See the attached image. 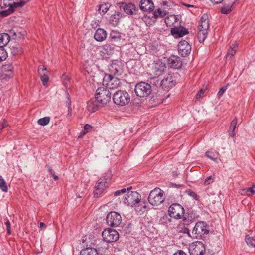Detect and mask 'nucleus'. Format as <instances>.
Returning <instances> with one entry per match:
<instances>
[{
    "label": "nucleus",
    "mask_w": 255,
    "mask_h": 255,
    "mask_svg": "<svg viewBox=\"0 0 255 255\" xmlns=\"http://www.w3.org/2000/svg\"><path fill=\"white\" fill-rule=\"evenodd\" d=\"M129 189H130V188H127V189L123 188L121 190H119V191L121 193H126L127 190H129Z\"/></svg>",
    "instance_id": "nucleus-60"
},
{
    "label": "nucleus",
    "mask_w": 255,
    "mask_h": 255,
    "mask_svg": "<svg viewBox=\"0 0 255 255\" xmlns=\"http://www.w3.org/2000/svg\"><path fill=\"white\" fill-rule=\"evenodd\" d=\"M223 94V87L220 88L219 91L218 93V96L220 98L221 96Z\"/></svg>",
    "instance_id": "nucleus-58"
},
{
    "label": "nucleus",
    "mask_w": 255,
    "mask_h": 255,
    "mask_svg": "<svg viewBox=\"0 0 255 255\" xmlns=\"http://www.w3.org/2000/svg\"><path fill=\"white\" fill-rule=\"evenodd\" d=\"M38 74L39 76L42 75L45 73H47V69L43 65L39 66L38 67Z\"/></svg>",
    "instance_id": "nucleus-45"
},
{
    "label": "nucleus",
    "mask_w": 255,
    "mask_h": 255,
    "mask_svg": "<svg viewBox=\"0 0 255 255\" xmlns=\"http://www.w3.org/2000/svg\"><path fill=\"white\" fill-rule=\"evenodd\" d=\"M134 91L137 96L145 97L151 93L152 91L151 86L146 82H141L136 84Z\"/></svg>",
    "instance_id": "nucleus-8"
},
{
    "label": "nucleus",
    "mask_w": 255,
    "mask_h": 255,
    "mask_svg": "<svg viewBox=\"0 0 255 255\" xmlns=\"http://www.w3.org/2000/svg\"><path fill=\"white\" fill-rule=\"evenodd\" d=\"M113 100L115 104L124 106L130 102V96L127 92L119 90L113 94Z\"/></svg>",
    "instance_id": "nucleus-6"
},
{
    "label": "nucleus",
    "mask_w": 255,
    "mask_h": 255,
    "mask_svg": "<svg viewBox=\"0 0 255 255\" xmlns=\"http://www.w3.org/2000/svg\"><path fill=\"white\" fill-rule=\"evenodd\" d=\"M237 124V120L236 118L234 119L230 123L229 129L228 130L229 136L231 137L234 138L236 135L235 132L236 125Z\"/></svg>",
    "instance_id": "nucleus-29"
},
{
    "label": "nucleus",
    "mask_w": 255,
    "mask_h": 255,
    "mask_svg": "<svg viewBox=\"0 0 255 255\" xmlns=\"http://www.w3.org/2000/svg\"><path fill=\"white\" fill-rule=\"evenodd\" d=\"M169 215L173 218L181 219L184 214L183 207L179 204L173 203L168 208Z\"/></svg>",
    "instance_id": "nucleus-9"
},
{
    "label": "nucleus",
    "mask_w": 255,
    "mask_h": 255,
    "mask_svg": "<svg viewBox=\"0 0 255 255\" xmlns=\"http://www.w3.org/2000/svg\"><path fill=\"white\" fill-rule=\"evenodd\" d=\"M213 181V179L212 178V176H209L208 177H207L205 181H204V184L205 185H209L210 184L211 182H212Z\"/></svg>",
    "instance_id": "nucleus-52"
},
{
    "label": "nucleus",
    "mask_w": 255,
    "mask_h": 255,
    "mask_svg": "<svg viewBox=\"0 0 255 255\" xmlns=\"http://www.w3.org/2000/svg\"><path fill=\"white\" fill-rule=\"evenodd\" d=\"M0 188L3 192L8 191L7 183L1 175H0Z\"/></svg>",
    "instance_id": "nucleus-37"
},
{
    "label": "nucleus",
    "mask_w": 255,
    "mask_h": 255,
    "mask_svg": "<svg viewBox=\"0 0 255 255\" xmlns=\"http://www.w3.org/2000/svg\"><path fill=\"white\" fill-rule=\"evenodd\" d=\"M8 56L6 51L2 47H0V62L5 60Z\"/></svg>",
    "instance_id": "nucleus-41"
},
{
    "label": "nucleus",
    "mask_w": 255,
    "mask_h": 255,
    "mask_svg": "<svg viewBox=\"0 0 255 255\" xmlns=\"http://www.w3.org/2000/svg\"><path fill=\"white\" fill-rule=\"evenodd\" d=\"M10 11L3 10L0 13V15L2 17H5L10 14Z\"/></svg>",
    "instance_id": "nucleus-53"
},
{
    "label": "nucleus",
    "mask_w": 255,
    "mask_h": 255,
    "mask_svg": "<svg viewBox=\"0 0 255 255\" xmlns=\"http://www.w3.org/2000/svg\"><path fill=\"white\" fill-rule=\"evenodd\" d=\"M167 12L165 10H162L160 8L156 9L153 13V22L155 23L158 18H163L166 15Z\"/></svg>",
    "instance_id": "nucleus-28"
},
{
    "label": "nucleus",
    "mask_w": 255,
    "mask_h": 255,
    "mask_svg": "<svg viewBox=\"0 0 255 255\" xmlns=\"http://www.w3.org/2000/svg\"><path fill=\"white\" fill-rule=\"evenodd\" d=\"M205 251L204 244L201 241L192 242L189 246L190 255H203Z\"/></svg>",
    "instance_id": "nucleus-11"
},
{
    "label": "nucleus",
    "mask_w": 255,
    "mask_h": 255,
    "mask_svg": "<svg viewBox=\"0 0 255 255\" xmlns=\"http://www.w3.org/2000/svg\"><path fill=\"white\" fill-rule=\"evenodd\" d=\"M103 52L106 53L108 55H110L114 53V47L112 44H106L102 47Z\"/></svg>",
    "instance_id": "nucleus-34"
},
{
    "label": "nucleus",
    "mask_w": 255,
    "mask_h": 255,
    "mask_svg": "<svg viewBox=\"0 0 255 255\" xmlns=\"http://www.w3.org/2000/svg\"><path fill=\"white\" fill-rule=\"evenodd\" d=\"M173 255H187V254L182 250H178Z\"/></svg>",
    "instance_id": "nucleus-54"
},
{
    "label": "nucleus",
    "mask_w": 255,
    "mask_h": 255,
    "mask_svg": "<svg viewBox=\"0 0 255 255\" xmlns=\"http://www.w3.org/2000/svg\"><path fill=\"white\" fill-rule=\"evenodd\" d=\"M177 20L176 15H170L165 17L164 22L167 27H171L177 22Z\"/></svg>",
    "instance_id": "nucleus-31"
},
{
    "label": "nucleus",
    "mask_w": 255,
    "mask_h": 255,
    "mask_svg": "<svg viewBox=\"0 0 255 255\" xmlns=\"http://www.w3.org/2000/svg\"><path fill=\"white\" fill-rule=\"evenodd\" d=\"M19 2H13L11 4V7L12 8H17L21 7L24 6V5L29 0H19Z\"/></svg>",
    "instance_id": "nucleus-38"
},
{
    "label": "nucleus",
    "mask_w": 255,
    "mask_h": 255,
    "mask_svg": "<svg viewBox=\"0 0 255 255\" xmlns=\"http://www.w3.org/2000/svg\"><path fill=\"white\" fill-rule=\"evenodd\" d=\"M188 33V30L182 26H174V27L171 29V33L175 38L182 37Z\"/></svg>",
    "instance_id": "nucleus-17"
},
{
    "label": "nucleus",
    "mask_w": 255,
    "mask_h": 255,
    "mask_svg": "<svg viewBox=\"0 0 255 255\" xmlns=\"http://www.w3.org/2000/svg\"><path fill=\"white\" fill-rule=\"evenodd\" d=\"M103 85L105 84L108 89H114L120 87L121 84L120 79L111 74H106L103 78Z\"/></svg>",
    "instance_id": "nucleus-10"
},
{
    "label": "nucleus",
    "mask_w": 255,
    "mask_h": 255,
    "mask_svg": "<svg viewBox=\"0 0 255 255\" xmlns=\"http://www.w3.org/2000/svg\"><path fill=\"white\" fill-rule=\"evenodd\" d=\"M102 106L96 99H92L87 102V110L91 113L98 110L99 107Z\"/></svg>",
    "instance_id": "nucleus-20"
},
{
    "label": "nucleus",
    "mask_w": 255,
    "mask_h": 255,
    "mask_svg": "<svg viewBox=\"0 0 255 255\" xmlns=\"http://www.w3.org/2000/svg\"><path fill=\"white\" fill-rule=\"evenodd\" d=\"M139 6L140 9L144 11H152L154 8L151 0H141Z\"/></svg>",
    "instance_id": "nucleus-18"
},
{
    "label": "nucleus",
    "mask_w": 255,
    "mask_h": 255,
    "mask_svg": "<svg viewBox=\"0 0 255 255\" xmlns=\"http://www.w3.org/2000/svg\"><path fill=\"white\" fill-rule=\"evenodd\" d=\"M107 36V32L102 28H98L94 34L95 39L98 42H102L105 40Z\"/></svg>",
    "instance_id": "nucleus-21"
},
{
    "label": "nucleus",
    "mask_w": 255,
    "mask_h": 255,
    "mask_svg": "<svg viewBox=\"0 0 255 255\" xmlns=\"http://www.w3.org/2000/svg\"><path fill=\"white\" fill-rule=\"evenodd\" d=\"M209 230L206 223L200 221L196 223L193 231L192 234L196 239H201L208 233Z\"/></svg>",
    "instance_id": "nucleus-7"
},
{
    "label": "nucleus",
    "mask_w": 255,
    "mask_h": 255,
    "mask_svg": "<svg viewBox=\"0 0 255 255\" xmlns=\"http://www.w3.org/2000/svg\"><path fill=\"white\" fill-rule=\"evenodd\" d=\"M65 105L68 108V114L67 116L69 117H71L72 116V108H71V100L70 94L68 92H65Z\"/></svg>",
    "instance_id": "nucleus-32"
},
{
    "label": "nucleus",
    "mask_w": 255,
    "mask_h": 255,
    "mask_svg": "<svg viewBox=\"0 0 255 255\" xmlns=\"http://www.w3.org/2000/svg\"><path fill=\"white\" fill-rule=\"evenodd\" d=\"M160 85L161 87L165 91H169L175 86V82L173 76L168 75L160 82Z\"/></svg>",
    "instance_id": "nucleus-15"
},
{
    "label": "nucleus",
    "mask_w": 255,
    "mask_h": 255,
    "mask_svg": "<svg viewBox=\"0 0 255 255\" xmlns=\"http://www.w3.org/2000/svg\"><path fill=\"white\" fill-rule=\"evenodd\" d=\"M237 47L238 45L236 42L230 46L226 55L227 59H231L235 54L237 52Z\"/></svg>",
    "instance_id": "nucleus-24"
},
{
    "label": "nucleus",
    "mask_w": 255,
    "mask_h": 255,
    "mask_svg": "<svg viewBox=\"0 0 255 255\" xmlns=\"http://www.w3.org/2000/svg\"><path fill=\"white\" fill-rule=\"evenodd\" d=\"M209 28V21L207 14H204L201 18L198 26V38L201 43L204 41L207 37Z\"/></svg>",
    "instance_id": "nucleus-2"
},
{
    "label": "nucleus",
    "mask_w": 255,
    "mask_h": 255,
    "mask_svg": "<svg viewBox=\"0 0 255 255\" xmlns=\"http://www.w3.org/2000/svg\"><path fill=\"white\" fill-rule=\"evenodd\" d=\"M111 174L110 172L105 173L104 175L101 177L95 185L94 196L98 197L108 187V183L110 181Z\"/></svg>",
    "instance_id": "nucleus-5"
},
{
    "label": "nucleus",
    "mask_w": 255,
    "mask_h": 255,
    "mask_svg": "<svg viewBox=\"0 0 255 255\" xmlns=\"http://www.w3.org/2000/svg\"><path fill=\"white\" fill-rule=\"evenodd\" d=\"M169 66L174 69H179L182 65V62L180 58L176 56H171L168 60Z\"/></svg>",
    "instance_id": "nucleus-19"
},
{
    "label": "nucleus",
    "mask_w": 255,
    "mask_h": 255,
    "mask_svg": "<svg viewBox=\"0 0 255 255\" xmlns=\"http://www.w3.org/2000/svg\"><path fill=\"white\" fill-rule=\"evenodd\" d=\"M12 69L13 66L11 64L4 65L2 67V70L4 72L11 71Z\"/></svg>",
    "instance_id": "nucleus-47"
},
{
    "label": "nucleus",
    "mask_w": 255,
    "mask_h": 255,
    "mask_svg": "<svg viewBox=\"0 0 255 255\" xmlns=\"http://www.w3.org/2000/svg\"><path fill=\"white\" fill-rule=\"evenodd\" d=\"M242 192L245 193L248 192H250L252 193V194H255V185H254L251 187H248L243 189Z\"/></svg>",
    "instance_id": "nucleus-44"
},
{
    "label": "nucleus",
    "mask_w": 255,
    "mask_h": 255,
    "mask_svg": "<svg viewBox=\"0 0 255 255\" xmlns=\"http://www.w3.org/2000/svg\"><path fill=\"white\" fill-rule=\"evenodd\" d=\"M170 94H167V95H166V96H165V97H164V98H163L162 99V100H165V99H166V98H168V97L170 96Z\"/></svg>",
    "instance_id": "nucleus-64"
},
{
    "label": "nucleus",
    "mask_w": 255,
    "mask_h": 255,
    "mask_svg": "<svg viewBox=\"0 0 255 255\" xmlns=\"http://www.w3.org/2000/svg\"><path fill=\"white\" fill-rule=\"evenodd\" d=\"M5 224L6 226L7 234L10 235L11 234L10 223L7 219H5Z\"/></svg>",
    "instance_id": "nucleus-49"
},
{
    "label": "nucleus",
    "mask_w": 255,
    "mask_h": 255,
    "mask_svg": "<svg viewBox=\"0 0 255 255\" xmlns=\"http://www.w3.org/2000/svg\"><path fill=\"white\" fill-rule=\"evenodd\" d=\"M50 120V118L49 117H45L39 119L37 121V123L40 125L46 126L49 124Z\"/></svg>",
    "instance_id": "nucleus-40"
},
{
    "label": "nucleus",
    "mask_w": 255,
    "mask_h": 255,
    "mask_svg": "<svg viewBox=\"0 0 255 255\" xmlns=\"http://www.w3.org/2000/svg\"><path fill=\"white\" fill-rule=\"evenodd\" d=\"M178 49L179 53L183 57H186L190 53L191 47L187 41L182 40L178 43Z\"/></svg>",
    "instance_id": "nucleus-16"
},
{
    "label": "nucleus",
    "mask_w": 255,
    "mask_h": 255,
    "mask_svg": "<svg viewBox=\"0 0 255 255\" xmlns=\"http://www.w3.org/2000/svg\"><path fill=\"white\" fill-rule=\"evenodd\" d=\"M106 220L108 225L111 227H116L121 223L122 217L119 213L112 211L107 214Z\"/></svg>",
    "instance_id": "nucleus-12"
},
{
    "label": "nucleus",
    "mask_w": 255,
    "mask_h": 255,
    "mask_svg": "<svg viewBox=\"0 0 255 255\" xmlns=\"http://www.w3.org/2000/svg\"><path fill=\"white\" fill-rule=\"evenodd\" d=\"M150 204L154 206H157L162 204L165 200L164 192L159 188H155L152 190L148 198Z\"/></svg>",
    "instance_id": "nucleus-3"
},
{
    "label": "nucleus",
    "mask_w": 255,
    "mask_h": 255,
    "mask_svg": "<svg viewBox=\"0 0 255 255\" xmlns=\"http://www.w3.org/2000/svg\"><path fill=\"white\" fill-rule=\"evenodd\" d=\"M95 98L101 105L107 104L111 101V93L104 85L99 87L96 91Z\"/></svg>",
    "instance_id": "nucleus-4"
},
{
    "label": "nucleus",
    "mask_w": 255,
    "mask_h": 255,
    "mask_svg": "<svg viewBox=\"0 0 255 255\" xmlns=\"http://www.w3.org/2000/svg\"><path fill=\"white\" fill-rule=\"evenodd\" d=\"M25 33V31L22 33L18 31H15L14 30H11L9 31L8 34L10 39H17L23 38Z\"/></svg>",
    "instance_id": "nucleus-27"
},
{
    "label": "nucleus",
    "mask_w": 255,
    "mask_h": 255,
    "mask_svg": "<svg viewBox=\"0 0 255 255\" xmlns=\"http://www.w3.org/2000/svg\"><path fill=\"white\" fill-rule=\"evenodd\" d=\"M166 65L162 62L156 63L153 66V73L156 75H160L165 70Z\"/></svg>",
    "instance_id": "nucleus-23"
},
{
    "label": "nucleus",
    "mask_w": 255,
    "mask_h": 255,
    "mask_svg": "<svg viewBox=\"0 0 255 255\" xmlns=\"http://www.w3.org/2000/svg\"><path fill=\"white\" fill-rule=\"evenodd\" d=\"M11 53L13 55L19 54L22 53V51L20 48L16 47L13 46L11 49Z\"/></svg>",
    "instance_id": "nucleus-46"
},
{
    "label": "nucleus",
    "mask_w": 255,
    "mask_h": 255,
    "mask_svg": "<svg viewBox=\"0 0 255 255\" xmlns=\"http://www.w3.org/2000/svg\"><path fill=\"white\" fill-rule=\"evenodd\" d=\"M9 41L10 38L8 33L0 34V47L3 48L4 46L7 45Z\"/></svg>",
    "instance_id": "nucleus-26"
},
{
    "label": "nucleus",
    "mask_w": 255,
    "mask_h": 255,
    "mask_svg": "<svg viewBox=\"0 0 255 255\" xmlns=\"http://www.w3.org/2000/svg\"><path fill=\"white\" fill-rule=\"evenodd\" d=\"M92 128V126L89 124H86L84 127V130L88 132Z\"/></svg>",
    "instance_id": "nucleus-55"
},
{
    "label": "nucleus",
    "mask_w": 255,
    "mask_h": 255,
    "mask_svg": "<svg viewBox=\"0 0 255 255\" xmlns=\"http://www.w3.org/2000/svg\"><path fill=\"white\" fill-rule=\"evenodd\" d=\"M111 4L109 2H103L98 6V10L101 14H105L109 10Z\"/></svg>",
    "instance_id": "nucleus-33"
},
{
    "label": "nucleus",
    "mask_w": 255,
    "mask_h": 255,
    "mask_svg": "<svg viewBox=\"0 0 255 255\" xmlns=\"http://www.w3.org/2000/svg\"><path fill=\"white\" fill-rule=\"evenodd\" d=\"M121 193H120V192L119 191V190H117L116 191V192H115L114 193V196H118L119 195H120Z\"/></svg>",
    "instance_id": "nucleus-61"
},
{
    "label": "nucleus",
    "mask_w": 255,
    "mask_h": 255,
    "mask_svg": "<svg viewBox=\"0 0 255 255\" xmlns=\"http://www.w3.org/2000/svg\"><path fill=\"white\" fill-rule=\"evenodd\" d=\"M205 156L208 158L217 162L218 154L217 152L208 151L205 153Z\"/></svg>",
    "instance_id": "nucleus-35"
},
{
    "label": "nucleus",
    "mask_w": 255,
    "mask_h": 255,
    "mask_svg": "<svg viewBox=\"0 0 255 255\" xmlns=\"http://www.w3.org/2000/svg\"><path fill=\"white\" fill-rule=\"evenodd\" d=\"M45 226V224L43 222H40V227L41 228H43Z\"/></svg>",
    "instance_id": "nucleus-63"
},
{
    "label": "nucleus",
    "mask_w": 255,
    "mask_h": 255,
    "mask_svg": "<svg viewBox=\"0 0 255 255\" xmlns=\"http://www.w3.org/2000/svg\"><path fill=\"white\" fill-rule=\"evenodd\" d=\"M124 11L128 14L133 15L137 13L138 8L132 3H126L124 6Z\"/></svg>",
    "instance_id": "nucleus-22"
},
{
    "label": "nucleus",
    "mask_w": 255,
    "mask_h": 255,
    "mask_svg": "<svg viewBox=\"0 0 255 255\" xmlns=\"http://www.w3.org/2000/svg\"><path fill=\"white\" fill-rule=\"evenodd\" d=\"M210 1L214 4H219L223 1V0H210Z\"/></svg>",
    "instance_id": "nucleus-59"
},
{
    "label": "nucleus",
    "mask_w": 255,
    "mask_h": 255,
    "mask_svg": "<svg viewBox=\"0 0 255 255\" xmlns=\"http://www.w3.org/2000/svg\"><path fill=\"white\" fill-rule=\"evenodd\" d=\"M204 93V90H203V89H201L196 94V99H199L202 98Z\"/></svg>",
    "instance_id": "nucleus-50"
},
{
    "label": "nucleus",
    "mask_w": 255,
    "mask_h": 255,
    "mask_svg": "<svg viewBox=\"0 0 255 255\" xmlns=\"http://www.w3.org/2000/svg\"><path fill=\"white\" fill-rule=\"evenodd\" d=\"M40 76L43 85L45 86L49 80V77L48 76L47 73H45Z\"/></svg>",
    "instance_id": "nucleus-43"
},
{
    "label": "nucleus",
    "mask_w": 255,
    "mask_h": 255,
    "mask_svg": "<svg viewBox=\"0 0 255 255\" xmlns=\"http://www.w3.org/2000/svg\"><path fill=\"white\" fill-rule=\"evenodd\" d=\"M121 17L122 14L119 12H116L110 16L109 22L113 26H116L119 24Z\"/></svg>",
    "instance_id": "nucleus-25"
},
{
    "label": "nucleus",
    "mask_w": 255,
    "mask_h": 255,
    "mask_svg": "<svg viewBox=\"0 0 255 255\" xmlns=\"http://www.w3.org/2000/svg\"><path fill=\"white\" fill-rule=\"evenodd\" d=\"M181 231L184 233L187 234L189 236H190V230L188 228L184 226L182 228Z\"/></svg>",
    "instance_id": "nucleus-51"
},
{
    "label": "nucleus",
    "mask_w": 255,
    "mask_h": 255,
    "mask_svg": "<svg viewBox=\"0 0 255 255\" xmlns=\"http://www.w3.org/2000/svg\"><path fill=\"white\" fill-rule=\"evenodd\" d=\"M45 167L47 169V170H48L49 173L52 175V174H53L54 172L53 170V169H52L51 167H50L49 165H46L45 166Z\"/></svg>",
    "instance_id": "nucleus-56"
},
{
    "label": "nucleus",
    "mask_w": 255,
    "mask_h": 255,
    "mask_svg": "<svg viewBox=\"0 0 255 255\" xmlns=\"http://www.w3.org/2000/svg\"><path fill=\"white\" fill-rule=\"evenodd\" d=\"M52 175L53 176V178L55 180H58V176L56 175L54 173L53 174H52Z\"/></svg>",
    "instance_id": "nucleus-62"
},
{
    "label": "nucleus",
    "mask_w": 255,
    "mask_h": 255,
    "mask_svg": "<svg viewBox=\"0 0 255 255\" xmlns=\"http://www.w3.org/2000/svg\"><path fill=\"white\" fill-rule=\"evenodd\" d=\"M8 125V123H7V122L6 121H5V120H3L2 124H1V129H3L4 128H5L6 127H7Z\"/></svg>",
    "instance_id": "nucleus-57"
},
{
    "label": "nucleus",
    "mask_w": 255,
    "mask_h": 255,
    "mask_svg": "<svg viewBox=\"0 0 255 255\" xmlns=\"http://www.w3.org/2000/svg\"><path fill=\"white\" fill-rule=\"evenodd\" d=\"M110 36L111 38L114 40H118L120 39L121 35V33L117 31L116 30H112Z\"/></svg>",
    "instance_id": "nucleus-39"
},
{
    "label": "nucleus",
    "mask_w": 255,
    "mask_h": 255,
    "mask_svg": "<svg viewBox=\"0 0 255 255\" xmlns=\"http://www.w3.org/2000/svg\"><path fill=\"white\" fill-rule=\"evenodd\" d=\"M186 192H187V194L188 195H189L190 196L193 197V199H195L196 200H197L198 199V195H197V194L195 192H194V191H192L191 190H187L186 191Z\"/></svg>",
    "instance_id": "nucleus-48"
},
{
    "label": "nucleus",
    "mask_w": 255,
    "mask_h": 255,
    "mask_svg": "<svg viewBox=\"0 0 255 255\" xmlns=\"http://www.w3.org/2000/svg\"><path fill=\"white\" fill-rule=\"evenodd\" d=\"M109 74L112 76H118L123 72V68L122 63L118 61L113 62L109 67Z\"/></svg>",
    "instance_id": "nucleus-14"
},
{
    "label": "nucleus",
    "mask_w": 255,
    "mask_h": 255,
    "mask_svg": "<svg viewBox=\"0 0 255 255\" xmlns=\"http://www.w3.org/2000/svg\"><path fill=\"white\" fill-rule=\"evenodd\" d=\"M141 196L136 191H128L126 195L124 203L128 206L134 207L136 212L142 211V209L145 208V203L140 201Z\"/></svg>",
    "instance_id": "nucleus-1"
},
{
    "label": "nucleus",
    "mask_w": 255,
    "mask_h": 255,
    "mask_svg": "<svg viewBox=\"0 0 255 255\" xmlns=\"http://www.w3.org/2000/svg\"><path fill=\"white\" fill-rule=\"evenodd\" d=\"M245 241L248 246L255 247V239L253 237L247 235L245 237Z\"/></svg>",
    "instance_id": "nucleus-36"
},
{
    "label": "nucleus",
    "mask_w": 255,
    "mask_h": 255,
    "mask_svg": "<svg viewBox=\"0 0 255 255\" xmlns=\"http://www.w3.org/2000/svg\"><path fill=\"white\" fill-rule=\"evenodd\" d=\"M103 240L108 243L116 242L119 238L118 232L113 229H105L102 232Z\"/></svg>",
    "instance_id": "nucleus-13"
},
{
    "label": "nucleus",
    "mask_w": 255,
    "mask_h": 255,
    "mask_svg": "<svg viewBox=\"0 0 255 255\" xmlns=\"http://www.w3.org/2000/svg\"><path fill=\"white\" fill-rule=\"evenodd\" d=\"M234 3V1H232L230 3L224 5V14H229L232 10V7Z\"/></svg>",
    "instance_id": "nucleus-42"
},
{
    "label": "nucleus",
    "mask_w": 255,
    "mask_h": 255,
    "mask_svg": "<svg viewBox=\"0 0 255 255\" xmlns=\"http://www.w3.org/2000/svg\"><path fill=\"white\" fill-rule=\"evenodd\" d=\"M80 255H98V253L96 249L88 247L82 249Z\"/></svg>",
    "instance_id": "nucleus-30"
}]
</instances>
